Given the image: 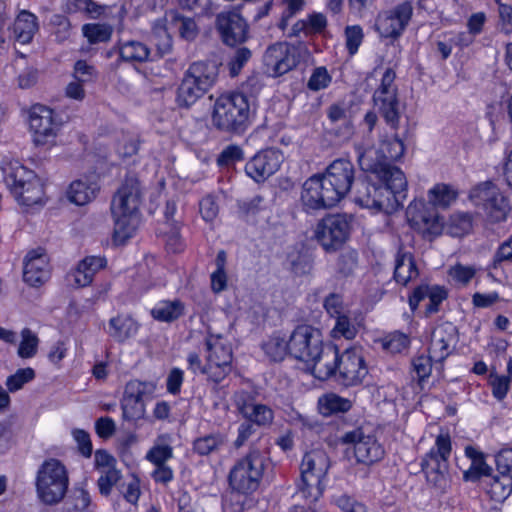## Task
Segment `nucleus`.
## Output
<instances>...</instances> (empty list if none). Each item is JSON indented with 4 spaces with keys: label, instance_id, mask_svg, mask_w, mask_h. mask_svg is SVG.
<instances>
[{
    "label": "nucleus",
    "instance_id": "nucleus-1",
    "mask_svg": "<svg viewBox=\"0 0 512 512\" xmlns=\"http://www.w3.org/2000/svg\"><path fill=\"white\" fill-rule=\"evenodd\" d=\"M374 151L357 148V160L367 179L354 186V202L387 214L397 211L407 196V179L401 169H389L376 161Z\"/></svg>",
    "mask_w": 512,
    "mask_h": 512
},
{
    "label": "nucleus",
    "instance_id": "nucleus-2",
    "mask_svg": "<svg viewBox=\"0 0 512 512\" xmlns=\"http://www.w3.org/2000/svg\"><path fill=\"white\" fill-rule=\"evenodd\" d=\"M355 181L353 163L334 160L322 174L309 177L302 186L301 202L306 212L334 207L351 191Z\"/></svg>",
    "mask_w": 512,
    "mask_h": 512
},
{
    "label": "nucleus",
    "instance_id": "nucleus-3",
    "mask_svg": "<svg viewBox=\"0 0 512 512\" xmlns=\"http://www.w3.org/2000/svg\"><path fill=\"white\" fill-rule=\"evenodd\" d=\"M142 188L135 174H127L114 194L110 210L114 222L113 241L123 245L133 237L140 224Z\"/></svg>",
    "mask_w": 512,
    "mask_h": 512
},
{
    "label": "nucleus",
    "instance_id": "nucleus-4",
    "mask_svg": "<svg viewBox=\"0 0 512 512\" xmlns=\"http://www.w3.org/2000/svg\"><path fill=\"white\" fill-rule=\"evenodd\" d=\"M266 465L267 457L257 448H251L234 463L228 474L231 493L226 500L233 512H243L246 497L259 488Z\"/></svg>",
    "mask_w": 512,
    "mask_h": 512
},
{
    "label": "nucleus",
    "instance_id": "nucleus-5",
    "mask_svg": "<svg viewBox=\"0 0 512 512\" xmlns=\"http://www.w3.org/2000/svg\"><path fill=\"white\" fill-rule=\"evenodd\" d=\"M255 104L241 92L225 93L214 102L212 123L222 132L242 134L251 125Z\"/></svg>",
    "mask_w": 512,
    "mask_h": 512
},
{
    "label": "nucleus",
    "instance_id": "nucleus-6",
    "mask_svg": "<svg viewBox=\"0 0 512 512\" xmlns=\"http://www.w3.org/2000/svg\"><path fill=\"white\" fill-rule=\"evenodd\" d=\"M3 179L18 204L25 207L44 203V184L36 173L19 161L2 164Z\"/></svg>",
    "mask_w": 512,
    "mask_h": 512
},
{
    "label": "nucleus",
    "instance_id": "nucleus-7",
    "mask_svg": "<svg viewBox=\"0 0 512 512\" xmlns=\"http://www.w3.org/2000/svg\"><path fill=\"white\" fill-rule=\"evenodd\" d=\"M330 465V458L322 449H314L304 454L297 490L309 503L316 502L323 495Z\"/></svg>",
    "mask_w": 512,
    "mask_h": 512
},
{
    "label": "nucleus",
    "instance_id": "nucleus-8",
    "mask_svg": "<svg viewBox=\"0 0 512 512\" xmlns=\"http://www.w3.org/2000/svg\"><path fill=\"white\" fill-rule=\"evenodd\" d=\"M68 486V472L60 460L49 458L39 466L35 488L41 503L50 506L58 504L65 497Z\"/></svg>",
    "mask_w": 512,
    "mask_h": 512
},
{
    "label": "nucleus",
    "instance_id": "nucleus-9",
    "mask_svg": "<svg viewBox=\"0 0 512 512\" xmlns=\"http://www.w3.org/2000/svg\"><path fill=\"white\" fill-rule=\"evenodd\" d=\"M396 73L387 68L382 75L380 85L373 93V103L385 123L392 129L398 130L402 113V105L398 98L395 85Z\"/></svg>",
    "mask_w": 512,
    "mask_h": 512
},
{
    "label": "nucleus",
    "instance_id": "nucleus-10",
    "mask_svg": "<svg viewBox=\"0 0 512 512\" xmlns=\"http://www.w3.org/2000/svg\"><path fill=\"white\" fill-rule=\"evenodd\" d=\"M452 452L449 434H439L434 445L421 459V469L426 479L435 487L443 488L447 483L449 458Z\"/></svg>",
    "mask_w": 512,
    "mask_h": 512
},
{
    "label": "nucleus",
    "instance_id": "nucleus-11",
    "mask_svg": "<svg viewBox=\"0 0 512 512\" xmlns=\"http://www.w3.org/2000/svg\"><path fill=\"white\" fill-rule=\"evenodd\" d=\"M206 376L218 384L232 371L233 352L229 341L222 335L209 334L205 339Z\"/></svg>",
    "mask_w": 512,
    "mask_h": 512
},
{
    "label": "nucleus",
    "instance_id": "nucleus-12",
    "mask_svg": "<svg viewBox=\"0 0 512 512\" xmlns=\"http://www.w3.org/2000/svg\"><path fill=\"white\" fill-rule=\"evenodd\" d=\"M307 55L308 49L302 42H277L266 49L263 63L271 76L279 77L295 68Z\"/></svg>",
    "mask_w": 512,
    "mask_h": 512
},
{
    "label": "nucleus",
    "instance_id": "nucleus-13",
    "mask_svg": "<svg viewBox=\"0 0 512 512\" xmlns=\"http://www.w3.org/2000/svg\"><path fill=\"white\" fill-rule=\"evenodd\" d=\"M406 218L410 227L429 241L441 235L444 229L443 218L423 199L414 200L408 205Z\"/></svg>",
    "mask_w": 512,
    "mask_h": 512
},
{
    "label": "nucleus",
    "instance_id": "nucleus-14",
    "mask_svg": "<svg viewBox=\"0 0 512 512\" xmlns=\"http://www.w3.org/2000/svg\"><path fill=\"white\" fill-rule=\"evenodd\" d=\"M351 224L344 214H329L318 221L314 237L326 252H335L348 240Z\"/></svg>",
    "mask_w": 512,
    "mask_h": 512
},
{
    "label": "nucleus",
    "instance_id": "nucleus-15",
    "mask_svg": "<svg viewBox=\"0 0 512 512\" xmlns=\"http://www.w3.org/2000/svg\"><path fill=\"white\" fill-rule=\"evenodd\" d=\"M340 442L353 446L354 456L357 463L360 464L373 465L382 460L385 455V450L375 434L363 427L345 432L340 437Z\"/></svg>",
    "mask_w": 512,
    "mask_h": 512
},
{
    "label": "nucleus",
    "instance_id": "nucleus-16",
    "mask_svg": "<svg viewBox=\"0 0 512 512\" xmlns=\"http://www.w3.org/2000/svg\"><path fill=\"white\" fill-rule=\"evenodd\" d=\"M475 205L482 207L488 221H505L510 210L507 198L490 181L477 185L470 194Z\"/></svg>",
    "mask_w": 512,
    "mask_h": 512
},
{
    "label": "nucleus",
    "instance_id": "nucleus-17",
    "mask_svg": "<svg viewBox=\"0 0 512 512\" xmlns=\"http://www.w3.org/2000/svg\"><path fill=\"white\" fill-rule=\"evenodd\" d=\"M61 125V119L51 108L42 104L31 107L29 126L37 146L54 144Z\"/></svg>",
    "mask_w": 512,
    "mask_h": 512
},
{
    "label": "nucleus",
    "instance_id": "nucleus-18",
    "mask_svg": "<svg viewBox=\"0 0 512 512\" xmlns=\"http://www.w3.org/2000/svg\"><path fill=\"white\" fill-rule=\"evenodd\" d=\"M413 15L412 4L408 1L390 10L380 12L375 20V30L383 38L398 39L408 26Z\"/></svg>",
    "mask_w": 512,
    "mask_h": 512
},
{
    "label": "nucleus",
    "instance_id": "nucleus-19",
    "mask_svg": "<svg viewBox=\"0 0 512 512\" xmlns=\"http://www.w3.org/2000/svg\"><path fill=\"white\" fill-rule=\"evenodd\" d=\"M323 345L320 331L309 325L297 326L290 335V355L306 364L319 355Z\"/></svg>",
    "mask_w": 512,
    "mask_h": 512
},
{
    "label": "nucleus",
    "instance_id": "nucleus-20",
    "mask_svg": "<svg viewBox=\"0 0 512 512\" xmlns=\"http://www.w3.org/2000/svg\"><path fill=\"white\" fill-rule=\"evenodd\" d=\"M338 362L336 382L345 387L356 386L362 383L368 374L367 365L359 348L353 347L344 350L340 354Z\"/></svg>",
    "mask_w": 512,
    "mask_h": 512
},
{
    "label": "nucleus",
    "instance_id": "nucleus-21",
    "mask_svg": "<svg viewBox=\"0 0 512 512\" xmlns=\"http://www.w3.org/2000/svg\"><path fill=\"white\" fill-rule=\"evenodd\" d=\"M283 162V154L275 148L257 152L245 165L246 175L257 183L275 174Z\"/></svg>",
    "mask_w": 512,
    "mask_h": 512
},
{
    "label": "nucleus",
    "instance_id": "nucleus-22",
    "mask_svg": "<svg viewBox=\"0 0 512 512\" xmlns=\"http://www.w3.org/2000/svg\"><path fill=\"white\" fill-rule=\"evenodd\" d=\"M216 28L225 45L237 46L248 39L249 26L240 13L236 11L218 14Z\"/></svg>",
    "mask_w": 512,
    "mask_h": 512
},
{
    "label": "nucleus",
    "instance_id": "nucleus-23",
    "mask_svg": "<svg viewBox=\"0 0 512 512\" xmlns=\"http://www.w3.org/2000/svg\"><path fill=\"white\" fill-rule=\"evenodd\" d=\"M457 343V329L449 322L438 325L431 334L429 355L434 360V364L441 365L443 369L444 361L453 353Z\"/></svg>",
    "mask_w": 512,
    "mask_h": 512
},
{
    "label": "nucleus",
    "instance_id": "nucleus-24",
    "mask_svg": "<svg viewBox=\"0 0 512 512\" xmlns=\"http://www.w3.org/2000/svg\"><path fill=\"white\" fill-rule=\"evenodd\" d=\"M340 353L338 348L332 344L323 345L319 355H314L306 365L315 378L327 380L333 377L336 380L338 373V361Z\"/></svg>",
    "mask_w": 512,
    "mask_h": 512
},
{
    "label": "nucleus",
    "instance_id": "nucleus-25",
    "mask_svg": "<svg viewBox=\"0 0 512 512\" xmlns=\"http://www.w3.org/2000/svg\"><path fill=\"white\" fill-rule=\"evenodd\" d=\"M448 297V291L444 286L422 284L416 287L409 296L410 309L415 311L419 303L425 299L429 300L425 308L426 315H432L440 310L441 303Z\"/></svg>",
    "mask_w": 512,
    "mask_h": 512
},
{
    "label": "nucleus",
    "instance_id": "nucleus-26",
    "mask_svg": "<svg viewBox=\"0 0 512 512\" xmlns=\"http://www.w3.org/2000/svg\"><path fill=\"white\" fill-rule=\"evenodd\" d=\"M49 276L48 258L44 251H30L24 261L23 280L30 286L38 287L46 282Z\"/></svg>",
    "mask_w": 512,
    "mask_h": 512
},
{
    "label": "nucleus",
    "instance_id": "nucleus-27",
    "mask_svg": "<svg viewBox=\"0 0 512 512\" xmlns=\"http://www.w3.org/2000/svg\"><path fill=\"white\" fill-rule=\"evenodd\" d=\"M365 151H374L376 161L381 165L385 166V168L389 169H400L399 167L392 164L402 158L405 152V146L403 139H401L397 134L390 139L383 140L380 143L379 149H366Z\"/></svg>",
    "mask_w": 512,
    "mask_h": 512
},
{
    "label": "nucleus",
    "instance_id": "nucleus-28",
    "mask_svg": "<svg viewBox=\"0 0 512 512\" xmlns=\"http://www.w3.org/2000/svg\"><path fill=\"white\" fill-rule=\"evenodd\" d=\"M219 65L216 61H198L192 63L185 74L208 91L216 82Z\"/></svg>",
    "mask_w": 512,
    "mask_h": 512
},
{
    "label": "nucleus",
    "instance_id": "nucleus-29",
    "mask_svg": "<svg viewBox=\"0 0 512 512\" xmlns=\"http://www.w3.org/2000/svg\"><path fill=\"white\" fill-rule=\"evenodd\" d=\"M165 16L170 29L173 33H178L181 39L188 42L196 39L199 30L193 18L184 16L177 10L166 11Z\"/></svg>",
    "mask_w": 512,
    "mask_h": 512
},
{
    "label": "nucleus",
    "instance_id": "nucleus-30",
    "mask_svg": "<svg viewBox=\"0 0 512 512\" xmlns=\"http://www.w3.org/2000/svg\"><path fill=\"white\" fill-rule=\"evenodd\" d=\"M100 186L96 181L88 178L73 181L67 191V197L70 202L82 206L95 199Z\"/></svg>",
    "mask_w": 512,
    "mask_h": 512
},
{
    "label": "nucleus",
    "instance_id": "nucleus-31",
    "mask_svg": "<svg viewBox=\"0 0 512 512\" xmlns=\"http://www.w3.org/2000/svg\"><path fill=\"white\" fill-rule=\"evenodd\" d=\"M419 275L415 260L410 252L400 249L395 257L394 279L403 286Z\"/></svg>",
    "mask_w": 512,
    "mask_h": 512
},
{
    "label": "nucleus",
    "instance_id": "nucleus-32",
    "mask_svg": "<svg viewBox=\"0 0 512 512\" xmlns=\"http://www.w3.org/2000/svg\"><path fill=\"white\" fill-rule=\"evenodd\" d=\"M106 266V259L98 256L84 258L76 267L73 277L78 287H86L93 281L94 275Z\"/></svg>",
    "mask_w": 512,
    "mask_h": 512
},
{
    "label": "nucleus",
    "instance_id": "nucleus-33",
    "mask_svg": "<svg viewBox=\"0 0 512 512\" xmlns=\"http://www.w3.org/2000/svg\"><path fill=\"white\" fill-rule=\"evenodd\" d=\"M139 324L128 315H118L109 320V335L117 342L123 343L136 336Z\"/></svg>",
    "mask_w": 512,
    "mask_h": 512
},
{
    "label": "nucleus",
    "instance_id": "nucleus-34",
    "mask_svg": "<svg viewBox=\"0 0 512 512\" xmlns=\"http://www.w3.org/2000/svg\"><path fill=\"white\" fill-rule=\"evenodd\" d=\"M38 18L33 13L22 10L13 24V32L18 42L29 43L38 31Z\"/></svg>",
    "mask_w": 512,
    "mask_h": 512
},
{
    "label": "nucleus",
    "instance_id": "nucleus-35",
    "mask_svg": "<svg viewBox=\"0 0 512 512\" xmlns=\"http://www.w3.org/2000/svg\"><path fill=\"white\" fill-rule=\"evenodd\" d=\"M119 57L127 63H143L149 60L150 48L138 40L118 42Z\"/></svg>",
    "mask_w": 512,
    "mask_h": 512
},
{
    "label": "nucleus",
    "instance_id": "nucleus-36",
    "mask_svg": "<svg viewBox=\"0 0 512 512\" xmlns=\"http://www.w3.org/2000/svg\"><path fill=\"white\" fill-rule=\"evenodd\" d=\"M327 118L330 124L338 127L337 134L348 138L353 133V123L351 115L344 103H334L327 109Z\"/></svg>",
    "mask_w": 512,
    "mask_h": 512
},
{
    "label": "nucleus",
    "instance_id": "nucleus-37",
    "mask_svg": "<svg viewBox=\"0 0 512 512\" xmlns=\"http://www.w3.org/2000/svg\"><path fill=\"white\" fill-rule=\"evenodd\" d=\"M207 91L186 74L178 86L176 103L179 107L189 108L194 105Z\"/></svg>",
    "mask_w": 512,
    "mask_h": 512
},
{
    "label": "nucleus",
    "instance_id": "nucleus-38",
    "mask_svg": "<svg viewBox=\"0 0 512 512\" xmlns=\"http://www.w3.org/2000/svg\"><path fill=\"white\" fill-rule=\"evenodd\" d=\"M172 33L173 31L170 29L169 23L166 22L165 15L152 24L151 40L160 55L171 52L173 47Z\"/></svg>",
    "mask_w": 512,
    "mask_h": 512
},
{
    "label": "nucleus",
    "instance_id": "nucleus-39",
    "mask_svg": "<svg viewBox=\"0 0 512 512\" xmlns=\"http://www.w3.org/2000/svg\"><path fill=\"white\" fill-rule=\"evenodd\" d=\"M184 311L185 305L181 300H162L151 309V316L157 321L170 323L183 316Z\"/></svg>",
    "mask_w": 512,
    "mask_h": 512
},
{
    "label": "nucleus",
    "instance_id": "nucleus-40",
    "mask_svg": "<svg viewBox=\"0 0 512 512\" xmlns=\"http://www.w3.org/2000/svg\"><path fill=\"white\" fill-rule=\"evenodd\" d=\"M458 195V190L454 186L438 183L428 191V204L435 209L436 207L446 209L456 201Z\"/></svg>",
    "mask_w": 512,
    "mask_h": 512
},
{
    "label": "nucleus",
    "instance_id": "nucleus-41",
    "mask_svg": "<svg viewBox=\"0 0 512 512\" xmlns=\"http://www.w3.org/2000/svg\"><path fill=\"white\" fill-rule=\"evenodd\" d=\"M318 410L323 416H331L336 413H345L352 408V401L335 393H327L319 397Z\"/></svg>",
    "mask_w": 512,
    "mask_h": 512
},
{
    "label": "nucleus",
    "instance_id": "nucleus-42",
    "mask_svg": "<svg viewBox=\"0 0 512 512\" xmlns=\"http://www.w3.org/2000/svg\"><path fill=\"white\" fill-rule=\"evenodd\" d=\"M226 442V437L222 433L206 434L193 441V451L200 456H208L220 452Z\"/></svg>",
    "mask_w": 512,
    "mask_h": 512
},
{
    "label": "nucleus",
    "instance_id": "nucleus-43",
    "mask_svg": "<svg viewBox=\"0 0 512 512\" xmlns=\"http://www.w3.org/2000/svg\"><path fill=\"white\" fill-rule=\"evenodd\" d=\"M262 350L272 361H282L287 353L290 354V339L287 341L285 337L275 333L263 342Z\"/></svg>",
    "mask_w": 512,
    "mask_h": 512
},
{
    "label": "nucleus",
    "instance_id": "nucleus-44",
    "mask_svg": "<svg viewBox=\"0 0 512 512\" xmlns=\"http://www.w3.org/2000/svg\"><path fill=\"white\" fill-rule=\"evenodd\" d=\"M227 254L224 250L218 251L215 258L216 269L210 276L211 289L218 294L227 288L228 277L226 273Z\"/></svg>",
    "mask_w": 512,
    "mask_h": 512
},
{
    "label": "nucleus",
    "instance_id": "nucleus-45",
    "mask_svg": "<svg viewBox=\"0 0 512 512\" xmlns=\"http://www.w3.org/2000/svg\"><path fill=\"white\" fill-rule=\"evenodd\" d=\"M242 417L254 426L267 427L273 422L274 412L269 406L256 402Z\"/></svg>",
    "mask_w": 512,
    "mask_h": 512
},
{
    "label": "nucleus",
    "instance_id": "nucleus-46",
    "mask_svg": "<svg viewBox=\"0 0 512 512\" xmlns=\"http://www.w3.org/2000/svg\"><path fill=\"white\" fill-rule=\"evenodd\" d=\"M156 390V385L150 381L131 380L125 386L124 396L138 401L151 398Z\"/></svg>",
    "mask_w": 512,
    "mask_h": 512
},
{
    "label": "nucleus",
    "instance_id": "nucleus-47",
    "mask_svg": "<svg viewBox=\"0 0 512 512\" xmlns=\"http://www.w3.org/2000/svg\"><path fill=\"white\" fill-rule=\"evenodd\" d=\"M489 493L497 502H503L512 493V475L497 474L490 483Z\"/></svg>",
    "mask_w": 512,
    "mask_h": 512
},
{
    "label": "nucleus",
    "instance_id": "nucleus-48",
    "mask_svg": "<svg viewBox=\"0 0 512 512\" xmlns=\"http://www.w3.org/2000/svg\"><path fill=\"white\" fill-rule=\"evenodd\" d=\"M383 350L391 354H400L408 349L410 338L400 331L391 332L379 340Z\"/></svg>",
    "mask_w": 512,
    "mask_h": 512
},
{
    "label": "nucleus",
    "instance_id": "nucleus-49",
    "mask_svg": "<svg viewBox=\"0 0 512 512\" xmlns=\"http://www.w3.org/2000/svg\"><path fill=\"white\" fill-rule=\"evenodd\" d=\"M91 503V497L84 488H76L66 499L62 512H85Z\"/></svg>",
    "mask_w": 512,
    "mask_h": 512
},
{
    "label": "nucleus",
    "instance_id": "nucleus-50",
    "mask_svg": "<svg viewBox=\"0 0 512 512\" xmlns=\"http://www.w3.org/2000/svg\"><path fill=\"white\" fill-rule=\"evenodd\" d=\"M433 363L434 360L429 354H420L412 359V377L413 379L417 380L420 386H422L423 382L430 377Z\"/></svg>",
    "mask_w": 512,
    "mask_h": 512
},
{
    "label": "nucleus",
    "instance_id": "nucleus-51",
    "mask_svg": "<svg viewBox=\"0 0 512 512\" xmlns=\"http://www.w3.org/2000/svg\"><path fill=\"white\" fill-rule=\"evenodd\" d=\"M472 228V216L466 212H457L450 216L448 233L453 237H462Z\"/></svg>",
    "mask_w": 512,
    "mask_h": 512
},
{
    "label": "nucleus",
    "instance_id": "nucleus-52",
    "mask_svg": "<svg viewBox=\"0 0 512 512\" xmlns=\"http://www.w3.org/2000/svg\"><path fill=\"white\" fill-rule=\"evenodd\" d=\"M82 33L90 44H97L110 40L112 28L106 24L88 23L83 25Z\"/></svg>",
    "mask_w": 512,
    "mask_h": 512
},
{
    "label": "nucleus",
    "instance_id": "nucleus-53",
    "mask_svg": "<svg viewBox=\"0 0 512 512\" xmlns=\"http://www.w3.org/2000/svg\"><path fill=\"white\" fill-rule=\"evenodd\" d=\"M39 338L29 328L21 331V341L17 350V354L22 359H30L34 357L38 351Z\"/></svg>",
    "mask_w": 512,
    "mask_h": 512
},
{
    "label": "nucleus",
    "instance_id": "nucleus-54",
    "mask_svg": "<svg viewBox=\"0 0 512 512\" xmlns=\"http://www.w3.org/2000/svg\"><path fill=\"white\" fill-rule=\"evenodd\" d=\"M335 325L331 330V336L334 339L344 338L347 340H352L356 337L358 333V329L354 322L347 316L343 314L335 318Z\"/></svg>",
    "mask_w": 512,
    "mask_h": 512
},
{
    "label": "nucleus",
    "instance_id": "nucleus-55",
    "mask_svg": "<svg viewBox=\"0 0 512 512\" xmlns=\"http://www.w3.org/2000/svg\"><path fill=\"white\" fill-rule=\"evenodd\" d=\"M252 56V52L247 47H239L235 49L227 61V68L231 77L240 74L243 67L247 64Z\"/></svg>",
    "mask_w": 512,
    "mask_h": 512
},
{
    "label": "nucleus",
    "instance_id": "nucleus-56",
    "mask_svg": "<svg viewBox=\"0 0 512 512\" xmlns=\"http://www.w3.org/2000/svg\"><path fill=\"white\" fill-rule=\"evenodd\" d=\"M123 418L126 421L135 422L144 418L146 408L143 401L123 397L121 401Z\"/></svg>",
    "mask_w": 512,
    "mask_h": 512
},
{
    "label": "nucleus",
    "instance_id": "nucleus-57",
    "mask_svg": "<svg viewBox=\"0 0 512 512\" xmlns=\"http://www.w3.org/2000/svg\"><path fill=\"white\" fill-rule=\"evenodd\" d=\"M173 458V448L168 444H154L146 453L145 459L154 466L166 465Z\"/></svg>",
    "mask_w": 512,
    "mask_h": 512
},
{
    "label": "nucleus",
    "instance_id": "nucleus-58",
    "mask_svg": "<svg viewBox=\"0 0 512 512\" xmlns=\"http://www.w3.org/2000/svg\"><path fill=\"white\" fill-rule=\"evenodd\" d=\"M511 382L510 376L490 373L489 385L491 387L493 397L498 401L505 399L510 390Z\"/></svg>",
    "mask_w": 512,
    "mask_h": 512
},
{
    "label": "nucleus",
    "instance_id": "nucleus-59",
    "mask_svg": "<svg viewBox=\"0 0 512 512\" xmlns=\"http://www.w3.org/2000/svg\"><path fill=\"white\" fill-rule=\"evenodd\" d=\"M179 6L196 16H209L215 11L213 0H179Z\"/></svg>",
    "mask_w": 512,
    "mask_h": 512
},
{
    "label": "nucleus",
    "instance_id": "nucleus-60",
    "mask_svg": "<svg viewBox=\"0 0 512 512\" xmlns=\"http://www.w3.org/2000/svg\"><path fill=\"white\" fill-rule=\"evenodd\" d=\"M35 378L34 369L27 367L18 369L13 375H10L6 380V386L10 392L20 390L26 383Z\"/></svg>",
    "mask_w": 512,
    "mask_h": 512
},
{
    "label": "nucleus",
    "instance_id": "nucleus-61",
    "mask_svg": "<svg viewBox=\"0 0 512 512\" xmlns=\"http://www.w3.org/2000/svg\"><path fill=\"white\" fill-rule=\"evenodd\" d=\"M345 45L348 53L352 56L357 53L363 42L364 33L360 25L347 26L344 31Z\"/></svg>",
    "mask_w": 512,
    "mask_h": 512
},
{
    "label": "nucleus",
    "instance_id": "nucleus-62",
    "mask_svg": "<svg viewBox=\"0 0 512 512\" xmlns=\"http://www.w3.org/2000/svg\"><path fill=\"white\" fill-rule=\"evenodd\" d=\"M358 255L354 250L342 252L336 263V271L342 276H349L357 266Z\"/></svg>",
    "mask_w": 512,
    "mask_h": 512
},
{
    "label": "nucleus",
    "instance_id": "nucleus-63",
    "mask_svg": "<svg viewBox=\"0 0 512 512\" xmlns=\"http://www.w3.org/2000/svg\"><path fill=\"white\" fill-rule=\"evenodd\" d=\"M244 159V152L238 145H228L217 157V164L220 167H228Z\"/></svg>",
    "mask_w": 512,
    "mask_h": 512
},
{
    "label": "nucleus",
    "instance_id": "nucleus-64",
    "mask_svg": "<svg viewBox=\"0 0 512 512\" xmlns=\"http://www.w3.org/2000/svg\"><path fill=\"white\" fill-rule=\"evenodd\" d=\"M334 502L343 512H368L364 503L359 502L355 497L348 494L337 496Z\"/></svg>",
    "mask_w": 512,
    "mask_h": 512
}]
</instances>
